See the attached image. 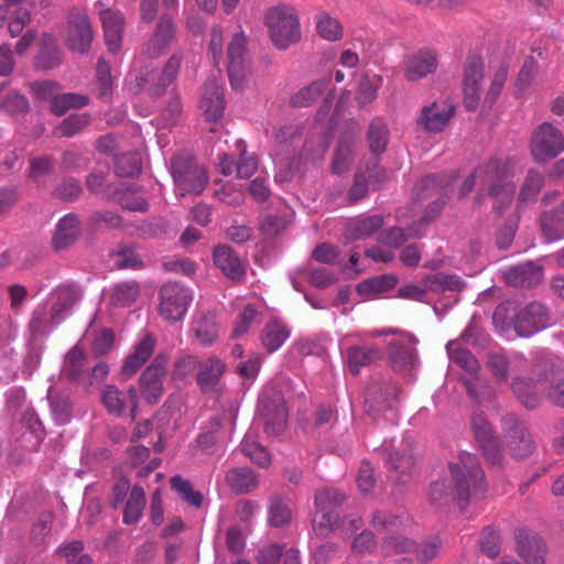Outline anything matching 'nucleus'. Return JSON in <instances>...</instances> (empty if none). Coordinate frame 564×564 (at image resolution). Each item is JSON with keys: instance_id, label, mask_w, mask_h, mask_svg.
Here are the masks:
<instances>
[{"instance_id": "72a5a7b5", "label": "nucleus", "mask_w": 564, "mask_h": 564, "mask_svg": "<svg viewBox=\"0 0 564 564\" xmlns=\"http://www.w3.org/2000/svg\"><path fill=\"white\" fill-rule=\"evenodd\" d=\"M226 482L237 494H248L259 486V478L248 467L231 468L226 474Z\"/></svg>"}, {"instance_id": "1a4fd4ad", "label": "nucleus", "mask_w": 564, "mask_h": 564, "mask_svg": "<svg viewBox=\"0 0 564 564\" xmlns=\"http://www.w3.org/2000/svg\"><path fill=\"white\" fill-rule=\"evenodd\" d=\"M564 151V135L552 123L540 124L532 134L531 153L535 161L546 162Z\"/></svg>"}, {"instance_id": "7ed1b4c3", "label": "nucleus", "mask_w": 564, "mask_h": 564, "mask_svg": "<svg viewBox=\"0 0 564 564\" xmlns=\"http://www.w3.org/2000/svg\"><path fill=\"white\" fill-rule=\"evenodd\" d=\"M264 21L270 39L276 48L286 50L300 41V20L293 7L280 4L269 9Z\"/></svg>"}, {"instance_id": "412c9836", "label": "nucleus", "mask_w": 564, "mask_h": 564, "mask_svg": "<svg viewBox=\"0 0 564 564\" xmlns=\"http://www.w3.org/2000/svg\"><path fill=\"white\" fill-rule=\"evenodd\" d=\"M437 68V55L431 50H420L410 55L404 63V77L409 82H416Z\"/></svg>"}, {"instance_id": "338daca9", "label": "nucleus", "mask_w": 564, "mask_h": 564, "mask_svg": "<svg viewBox=\"0 0 564 564\" xmlns=\"http://www.w3.org/2000/svg\"><path fill=\"white\" fill-rule=\"evenodd\" d=\"M379 84L368 76L360 80L357 91V101L360 107H365L377 98Z\"/></svg>"}, {"instance_id": "aec40b11", "label": "nucleus", "mask_w": 564, "mask_h": 564, "mask_svg": "<svg viewBox=\"0 0 564 564\" xmlns=\"http://www.w3.org/2000/svg\"><path fill=\"white\" fill-rule=\"evenodd\" d=\"M214 264L232 282H240L246 276V265L238 254L226 245H218L213 251Z\"/></svg>"}, {"instance_id": "393cba45", "label": "nucleus", "mask_w": 564, "mask_h": 564, "mask_svg": "<svg viewBox=\"0 0 564 564\" xmlns=\"http://www.w3.org/2000/svg\"><path fill=\"white\" fill-rule=\"evenodd\" d=\"M226 369L225 362L218 357L200 359L196 375L197 386L204 393L214 391Z\"/></svg>"}, {"instance_id": "0e129e2a", "label": "nucleus", "mask_w": 564, "mask_h": 564, "mask_svg": "<svg viewBox=\"0 0 564 564\" xmlns=\"http://www.w3.org/2000/svg\"><path fill=\"white\" fill-rule=\"evenodd\" d=\"M48 323L45 307H37L34 310L29 322V330L32 338L35 339L46 335L48 332Z\"/></svg>"}, {"instance_id": "ea45409f", "label": "nucleus", "mask_w": 564, "mask_h": 564, "mask_svg": "<svg viewBox=\"0 0 564 564\" xmlns=\"http://www.w3.org/2000/svg\"><path fill=\"white\" fill-rule=\"evenodd\" d=\"M89 102V97L76 94V93H65V94H56L52 104L51 111L56 116H62L70 109H79L87 106Z\"/></svg>"}, {"instance_id": "f03ea898", "label": "nucleus", "mask_w": 564, "mask_h": 564, "mask_svg": "<svg viewBox=\"0 0 564 564\" xmlns=\"http://www.w3.org/2000/svg\"><path fill=\"white\" fill-rule=\"evenodd\" d=\"M517 167L513 159L492 156L476 167L479 182V193L475 204L480 205L484 192L496 200L494 208L503 214L511 206L516 193L514 176Z\"/></svg>"}, {"instance_id": "4be33fe9", "label": "nucleus", "mask_w": 564, "mask_h": 564, "mask_svg": "<svg viewBox=\"0 0 564 564\" xmlns=\"http://www.w3.org/2000/svg\"><path fill=\"white\" fill-rule=\"evenodd\" d=\"M176 39V26L169 14L160 17L154 33L147 44V54L150 57H158L165 53L167 47Z\"/></svg>"}, {"instance_id": "a18cd8bd", "label": "nucleus", "mask_w": 564, "mask_h": 564, "mask_svg": "<svg viewBox=\"0 0 564 564\" xmlns=\"http://www.w3.org/2000/svg\"><path fill=\"white\" fill-rule=\"evenodd\" d=\"M447 352L451 360L469 373H476L479 369L477 359L468 349L462 348L458 343L449 341Z\"/></svg>"}, {"instance_id": "a211bd4d", "label": "nucleus", "mask_w": 564, "mask_h": 564, "mask_svg": "<svg viewBox=\"0 0 564 564\" xmlns=\"http://www.w3.org/2000/svg\"><path fill=\"white\" fill-rule=\"evenodd\" d=\"M94 39V31L88 17L83 12L72 13L67 23L66 45L80 54L88 52Z\"/></svg>"}, {"instance_id": "cd10ccee", "label": "nucleus", "mask_w": 564, "mask_h": 564, "mask_svg": "<svg viewBox=\"0 0 564 564\" xmlns=\"http://www.w3.org/2000/svg\"><path fill=\"white\" fill-rule=\"evenodd\" d=\"M80 221L74 214L64 216L58 224L53 236V246L56 250H64L70 247L80 235Z\"/></svg>"}, {"instance_id": "6e6d98bb", "label": "nucleus", "mask_w": 564, "mask_h": 564, "mask_svg": "<svg viewBox=\"0 0 564 564\" xmlns=\"http://www.w3.org/2000/svg\"><path fill=\"white\" fill-rule=\"evenodd\" d=\"M354 142L351 140H341L334 153L332 169L335 173L345 172L352 159Z\"/></svg>"}, {"instance_id": "2f4dec72", "label": "nucleus", "mask_w": 564, "mask_h": 564, "mask_svg": "<svg viewBox=\"0 0 564 564\" xmlns=\"http://www.w3.org/2000/svg\"><path fill=\"white\" fill-rule=\"evenodd\" d=\"M330 79L321 78L308 86L295 93L292 98V105L295 107H307L315 102L325 91H328L326 101L330 102L334 98L333 90L329 89Z\"/></svg>"}, {"instance_id": "473e14b6", "label": "nucleus", "mask_w": 564, "mask_h": 564, "mask_svg": "<svg viewBox=\"0 0 564 564\" xmlns=\"http://www.w3.org/2000/svg\"><path fill=\"white\" fill-rule=\"evenodd\" d=\"M564 200L552 210L540 216V226L543 235L549 241L564 238Z\"/></svg>"}, {"instance_id": "e2e57ef3", "label": "nucleus", "mask_w": 564, "mask_h": 564, "mask_svg": "<svg viewBox=\"0 0 564 564\" xmlns=\"http://www.w3.org/2000/svg\"><path fill=\"white\" fill-rule=\"evenodd\" d=\"M318 34L328 41H336L341 37V26L339 22L328 15H322L317 21Z\"/></svg>"}, {"instance_id": "9b49d317", "label": "nucleus", "mask_w": 564, "mask_h": 564, "mask_svg": "<svg viewBox=\"0 0 564 564\" xmlns=\"http://www.w3.org/2000/svg\"><path fill=\"white\" fill-rule=\"evenodd\" d=\"M484 70L485 64L481 57L470 56L467 58L464 67L463 102L468 111H475L478 108L482 94Z\"/></svg>"}, {"instance_id": "6e6552de", "label": "nucleus", "mask_w": 564, "mask_h": 564, "mask_svg": "<svg viewBox=\"0 0 564 564\" xmlns=\"http://www.w3.org/2000/svg\"><path fill=\"white\" fill-rule=\"evenodd\" d=\"M193 301L192 291L178 283H165L160 289L159 313L167 322L181 321Z\"/></svg>"}, {"instance_id": "e433bc0d", "label": "nucleus", "mask_w": 564, "mask_h": 564, "mask_svg": "<svg viewBox=\"0 0 564 564\" xmlns=\"http://www.w3.org/2000/svg\"><path fill=\"white\" fill-rule=\"evenodd\" d=\"M424 285L427 291L442 293L445 291L460 292L465 283L457 275L438 272L426 276Z\"/></svg>"}, {"instance_id": "7c9ffc66", "label": "nucleus", "mask_w": 564, "mask_h": 564, "mask_svg": "<svg viewBox=\"0 0 564 564\" xmlns=\"http://www.w3.org/2000/svg\"><path fill=\"white\" fill-rule=\"evenodd\" d=\"M383 225L379 215L362 216L350 219L345 229V236L349 240H359L371 237Z\"/></svg>"}, {"instance_id": "13d9d810", "label": "nucleus", "mask_w": 564, "mask_h": 564, "mask_svg": "<svg viewBox=\"0 0 564 564\" xmlns=\"http://www.w3.org/2000/svg\"><path fill=\"white\" fill-rule=\"evenodd\" d=\"M181 62L182 55L177 53L173 54L167 59L159 77L158 87L155 89L156 94H161L176 78Z\"/></svg>"}, {"instance_id": "58836bf2", "label": "nucleus", "mask_w": 564, "mask_h": 564, "mask_svg": "<svg viewBox=\"0 0 564 564\" xmlns=\"http://www.w3.org/2000/svg\"><path fill=\"white\" fill-rule=\"evenodd\" d=\"M512 391L518 400L528 409H534L540 404L541 395L536 383L531 380L516 378L512 382Z\"/></svg>"}, {"instance_id": "603ef678", "label": "nucleus", "mask_w": 564, "mask_h": 564, "mask_svg": "<svg viewBox=\"0 0 564 564\" xmlns=\"http://www.w3.org/2000/svg\"><path fill=\"white\" fill-rule=\"evenodd\" d=\"M89 122L90 117L87 113L70 115L56 128L55 134L57 137H73L83 131Z\"/></svg>"}, {"instance_id": "a19ab883", "label": "nucleus", "mask_w": 564, "mask_h": 564, "mask_svg": "<svg viewBox=\"0 0 564 564\" xmlns=\"http://www.w3.org/2000/svg\"><path fill=\"white\" fill-rule=\"evenodd\" d=\"M139 294L140 288L135 281H124L112 286L110 302L116 306H130Z\"/></svg>"}, {"instance_id": "79ce46f5", "label": "nucleus", "mask_w": 564, "mask_h": 564, "mask_svg": "<svg viewBox=\"0 0 564 564\" xmlns=\"http://www.w3.org/2000/svg\"><path fill=\"white\" fill-rule=\"evenodd\" d=\"M389 355L393 366L400 370L411 366L415 359L414 348L409 340L391 341L389 344Z\"/></svg>"}, {"instance_id": "3c124183", "label": "nucleus", "mask_w": 564, "mask_h": 564, "mask_svg": "<svg viewBox=\"0 0 564 564\" xmlns=\"http://www.w3.org/2000/svg\"><path fill=\"white\" fill-rule=\"evenodd\" d=\"M544 184V176L534 170H530L519 193L520 203L535 200Z\"/></svg>"}, {"instance_id": "dca6fc26", "label": "nucleus", "mask_w": 564, "mask_h": 564, "mask_svg": "<svg viewBox=\"0 0 564 564\" xmlns=\"http://www.w3.org/2000/svg\"><path fill=\"white\" fill-rule=\"evenodd\" d=\"M514 539L517 553L525 564H545L547 546L538 533L520 528L516 530Z\"/></svg>"}, {"instance_id": "5701e85b", "label": "nucleus", "mask_w": 564, "mask_h": 564, "mask_svg": "<svg viewBox=\"0 0 564 564\" xmlns=\"http://www.w3.org/2000/svg\"><path fill=\"white\" fill-rule=\"evenodd\" d=\"M503 279L508 285L514 288H532L543 279V268L533 262H524L503 272Z\"/></svg>"}, {"instance_id": "b1692460", "label": "nucleus", "mask_w": 564, "mask_h": 564, "mask_svg": "<svg viewBox=\"0 0 564 564\" xmlns=\"http://www.w3.org/2000/svg\"><path fill=\"white\" fill-rule=\"evenodd\" d=\"M100 20L108 50L111 53H117L121 47L124 17L118 10L105 9L100 11Z\"/></svg>"}, {"instance_id": "864d4df0", "label": "nucleus", "mask_w": 564, "mask_h": 564, "mask_svg": "<svg viewBox=\"0 0 564 564\" xmlns=\"http://www.w3.org/2000/svg\"><path fill=\"white\" fill-rule=\"evenodd\" d=\"M196 338L203 345H212L218 337L217 325L212 316H202L194 323Z\"/></svg>"}, {"instance_id": "2eb2a0df", "label": "nucleus", "mask_w": 564, "mask_h": 564, "mask_svg": "<svg viewBox=\"0 0 564 564\" xmlns=\"http://www.w3.org/2000/svg\"><path fill=\"white\" fill-rule=\"evenodd\" d=\"M167 358L159 355L142 372L139 384L143 398L149 403H156L163 394V379L166 373Z\"/></svg>"}, {"instance_id": "423d86ee", "label": "nucleus", "mask_w": 564, "mask_h": 564, "mask_svg": "<svg viewBox=\"0 0 564 564\" xmlns=\"http://www.w3.org/2000/svg\"><path fill=\"white\" fill-rule=\"evenodd\" d=\"M227 72L232 89H246L251 76V62L247 51V40L242 32L232 35L227 48Z\"/></svg>"}, {"instance_id": "4c0bfd02", "label": "nucleus", "mask_w": 564, "mask_h": 564, "mask_svg": "<svg viewBox=\"0 0 564 564\" xmlns=\"http://www.w3.org/2000/svg\"><path fill=\"white\" fill-rule=\"evenodd\" d=\"M145 507V494L142 486L135 484L130 492L123 510V522L127 524L137 523Z\"/></svg>"}, {"instance_id": "c85d7f7f", "label": "nucleus", "mask_w": 564, "mask_h": 564, "mask_svg": "<svg viewBox=\"0 0 564 564\" xmlns=\"http://www.w3.org/2000/svg\"><path fill=\"white\" fill-rule=\"evenodd\" d=\"M155 348V339L152 335H145L135 346L134 351L127 357L122 366V375L132 377L152 356Z\"/></svg>"}, {"instance_id": "bf43d9fd", "label": "nucleus", "mask_w": 564, "mask_h": 564, "mask_svg": "<svg viewBox=\"0 0 564 564\" xmlns=\"http://www.w3.org/2000/svg\"><path fill=\"white\" fill-rule=\"evenodd\" d=\"M538 73H539V65H538L536 61L533 57H528L524 61L520 72H519V75H518V78L516 82L517 90L520 93L525 91L531 86L533 80L535 79Z\"/></svg>"}, {"instance_id": "ddd939ff", "label": "nucleus", "mask_w": 564, "mask_h": 564, "mask_svg": "<svg viewBox=\"0 0 564 564\" xmlns=\"http://www.w3.org/2000/svg\"><path fill=\"white\" fill-rule=\"evenodd\" d=\"M513 325L519 336H531L550 325L547 310L539 302H531L516 313Z\"/></svg>"}, {"instance_id": "a878e982", "label": "nucleus", "mask_w": 564, "mask_h": 564, "mask_svg": "<svg viewBox=\"0 0 564 564\" xmlns=\"http://www.w3.org/2000/svg\"><path fill=\"white\" fill-rule=\"evenodd\" d=\"M200 108L209 122L221 118L225 110L224 90L216 80L212 79L205 83Z\"/></svg>"}, {"instance_id": "09e8293b", "label": "nucleus", "mask_w": 564, "mask_h": 564, "mask_svg": "<svg viewBox=\"0 0 564 564\" xmlns=\"http://www.w3.org/2000/svg\"><path fill=\"white\" fill-rule=\"evenodd\" d=\"M403 514H392L388 510H377L373 512L370 524L377 531L392 532L404 525Z\"/></svg>"}, {"instance_id": "69168bd1", "label": "nucleus", "mask_w": 564, "mask_h": 564, "mask_svg": "<svg viewBox=\"0 0 564 564\" xmlns=\"http://www.w3.org/2000/svg\"><path fill=\"white\" fill-rule=\"evenodd\" d=\"M82 194L80 184L74 178H66L62 181L55 188L53 195L65 202H73Z\"/></svg>"}, {"instance_id": "774afa93", "label": "nucleus", "mask_w": 564, "mask_h": 564, "mask_svg": "<svg viewBox=\"0 0 564 564\" xmlns=\"http://www.w3.org/2000/svg\"><path fill=\"white\" fill-rule=\"evenodd\" d=\"M258 316V311L252 304H248L245 306L243 311L239 315V318L236 323V326L232 329V337H240L245 335L252 323L256 321Z\"/></svg>"}, {"instance_id": "f3484780", "label": "nucleus", "mask_w": 564, "mask_h": 564, "mask_svg": "<svg viewBox=\"0 0 564 564\" xmlns=\"http://www.w3.org/2000/svg\"><path fill=\"white\" fill-rule=\"evenodd\" d=\"M258 412L268 434L279 435L284 430L288 421V410L280 395L275 394L270 398L263 394L259 401Z\"/></svg>"}, {"instance_id": "c756f323", "label": "nucleus", "mask_w": 564, "mask_h": 564, "mask_svg": "<svg viewBox=\"0 0 564 564\" xmlns=\"http://www.w3.org/2000/svg\"><path fill=\"white\" fill-rule=\"evenodd\" d=\"M289 326L279 318L268 322L261 332V343L269 354L276 351L290 337Z\"/></svg>"}, {"instance_id": "f257e3e1", "label": "nucleus", "mask_w": 564, "mask_h": 564, "mask_svg": "<svg viewBox=\"0 0 564 564\" xmlns=\"http://www.w3.org/2000/svg\"><path fill=\"white\" fill-rule=\"evenodd\" d=\"M454 487L444 481H435L430 488V499L443 507L457 502L464 509L473 499H480L487 490L485 473L479 459L470 453H462L457 463L449 464Z\"/></svg>"}, {"instance_id": "6ab92c4d", "label": "nucleus", "mask_w": 564, "mask_h": 564, "mask_svg": "<svg viewBox=\"0 0 564 564\" xmlns=\"http://www.w3.org/2000/svg\"><path fill=\"white\" fill-rule=\"evenodd\" d=\"M79 299L80 292L74 285L63 284L55 288L50 294L51 323L59 324L64 321Z\"/></svg>"}, {"instance_id": "f704fd0d", "label": "nucleus", "mask_w": 564, "mask_h": 564, "mask_svg": "<svg viewBox=\"0 0 564 564\" xmlns=\"http://www.w3.org/2000/svg\"><path fill=\"white\" fill-rule=\"evenodd\" d=\"M527 366L521 357L507 358L500 354H491L488 358V367L497 381H507L511 371H519Z\"/></svg>"}, {"instance_id": "20e7f679", "label": "nucleus", "mask_w": 564, "mask_h": 564, "mask_svg": "<svg viewBox=\"0 0 564 564\" xmlns=\"http://www.w3.org/2000/svg\"><path fill=\"white\" fill-rule=\"evenodd\" d=\"M501 429L503 433V448L516 460L530 457L536 445L527 425L516 414L507 413L502 416Z\"/></svg>"}, {"instance_id": "37998d69", "label": "nucleus", "mask_w": 564, "mask_h": 564, "mask_svg": "<svg viewBox=\"0 0 564 564\" xmlns=\"http://www.w3.org/2000/svg\"><path fill=\"white\" fill-rule=\"evenodd\" d=\"M241 452L260 467H268L271 457L264 446H262L252 434H247L241 442Z\"/></svg>"}, {"instance_id": "39448f33", "label": "nucleus", "mask_w": 564, "mask_h": 564, "mask_svg": "<svg viewBox=\"0 0 564 564\" xmlns=\"http://www.w3.org/2000/svg\"><path fill=\"white\" fill-rule=\"evenodd\" d=\"M171 171L176 187L181 194L200 195L208 183L206 170L196 164L193 158L184 154L174 155L171 160Z\"/></svg>"}, {"instance_id": "49530a36", "label": "nucleus", "mask_w": 564, "mask_h": 564, "mask_svg": "<svg viewBox=\"0 0 564 564\" xmlns=\"http://www.w3.org/2000/svg\"><path fill=\"white\" fill-rule=\"evenodd\" d=\"M368 141L372 153L380 154L386 151L389 142V130L382 120L375 119L371 121L368 129Z\"/></svg>"}, {"instance_id": "052dcab7", "label": "nucleus", "mask_w": 564, "mask_h": 564, "mask_svg": "<svg viewBox=\"0 0 564 564\" xmlns=\"http://www.w3.org/2000/svg\"><path fill=\"white\" fill-rule=\"evenodd\" d=\"M480 549L488 557H497L500 553V534L499 532L488 527L484 530L480 539Z\"/></svg>"}, {"instance_id": "5fc2aeb1", "label": "nucleus", "mask_w": 564, "mask_h": 564, "mask_svg": "<svg viewBox=\"0 0 564 564\" xmlns=\"http://www.w3.org/2000/svg\"><path fill=\"white\" fill-rule=\"evenodd\" d=\"M292 511L286 502L279 497H273L269 506V521L274 527H282L290 523Z\"/></svg>"}, {"instance_id": "c9c22d12", "label": "nucleus", "mask_w": 564, "mask_h": 564, "mask_svg": "<svg viewBox=\"0 0 564 564\" xmlns=\"http://www.w3.org/2000/svg\"><path fill=\"white\" fill-rule=\"evenodd\" d=\"M387 463L391 470L400 475H406L415 467L417 457L413 454L410 443H402L400 449L388 453Z\"/></svg>"}, {"instance_id": "4468645a", "label": "nucleus", "mask_w": 564, "mask_h": 564, "mask_svg": "<svg viewBox=\"0 0 564 564\" xmlns=\"http://www.w3.org/2000/svg\"><path fill=\"white\" fill-rule=\"evenodd\" d=\"M456 111L455 105L449 100H436L422 108L416 120L417 126L429 133L442 132Z\"/></svg>"}, {"instance_id": "f8f14e48", "label": "nucleus", "mask_w": 564, "mask_h": 564, "mask_svg": "<svg viewBox=\"0 0 564 564\" xmlns=\"http://www.w3.org/2000/svg\"><path fill=\"white\" fill-rule=\"evenodd\" d=\"M441 546V541L437 538L416 545L414 541L398 535L388 538L382 550L387 555L413 551L421 564H427L438 554Z\"/></svg>"}, {"instance_id": "bb28decb", "label": "nucleus", "mask_w": 564, "mask_h": 564, "mask_svg": "<svg viewBox=\"0 0 564 564\" xmlns=\"http://www.w3.org/2000/svg\"><path fill=\"white\" fill-rule=\"evenodd\" d=\"M382 358L381 350L375 345H354L347 349V367L352 375H358L364 367L377 362Z\"/></svg>"}, {"instance_id": "de8ad7c7", "label": "nucleus", "mask_w": 564, "mask_h": 564, "mask_svg": "<svg viewBox=\"0 0 564 564\" xmlns=\"http://www.w3.org/2000/svg\"><path fill=\"white\" fill-rule=\"evenodd\" d=\"M86 355L84 350L74 346L66 355L63 367L64 376L73 381H77L83 376V369L85 366Z\"/></svg>"}, {"instance_id": "9d476101", "label": "nucleus", "mask_w": 564, "mask_h": 564, "mask_svg": "<svg viewBox=\"0 0 564 564\" xmlns=\"http://www.w3.org/2000/svg\"><path fill=\"white\" fill-rule=\"evenodd\" d=\"M471 429L487 462L492 466H501L505 460L503 448L499 444L492 425L482 413H474Z\"/></svg>"}, {"instance_id": "4d7b16f0", "label": "nucleus", "mask_w": 564, "mask_h": 564, "mask_svg": "<svg viewBox=\"0 0 564 564\" xmlns=\"http://www.w3.org/2000/svg\"><path fill=\"white\" fill-rule=\"evenodd\" d=\"M101 401L109 413L120 414L126 405V398L115 386H106L101 391Z\"/></svg>"}, {"instance_id": "c03bdc74", "label": "nucleus", "mask_w": 564, "mask_h": 564, "mask_svg": "<svg viewBox=\"0 0 564 564\" xmlns=\"http://www.w3.org/2000/svg\"><path fill=\"white\" fill-rule=\"evenodd\" d=\"M398 283V279L392 274L380 275L360 282L357 291L362 295H379L392 290Z\"/></svg>"}, {"instance_id": "8fccbe9b", "label": "nucleus", "mask_w": 564, "mask_h": 564, "mask_svg": "<svg viewBox=\"0 0 564 564\" xmlns=\"http://www.w3.org/2000/svg\"><path fill=\"white\" fill-rule=\"evenodd\" d=\"M116 173L121 177H134L141 173L142 163L138 153H124L115 159Z\"/></svg>"}, {"instance_id": "0eeeda50", "label": "nucleus", "mask_w": 564, "mask_h": 564, "mask_svg": "<svg viewBox=\"0 0 564 564\" xmlns=\"http://www.w3.org/2000/svg\"><path fill=\"white\" fill-rule=\"evenodd\" d=\"M345 500L346 496L338 489L327 488L316 492V512L313 518V529L316 534L324 536L339 528L336 508Z\"/></svg>"}, {"instance_id": "680f3d73", "label": "nucleus", "mask_w": 564, "mask_h": 564, "mask_svg": "<svg viewBox=\"0 0 564 564\" xmlns=\"http://www.w3.org/2000/svg\"><path fill=\"white\" fill-rule=\"evenodd\" d=\"M97 85L99 96L107 100L112 88V77L110 74V66L104 58H99L96 67Z\"/></svg>"}]
</instances>
